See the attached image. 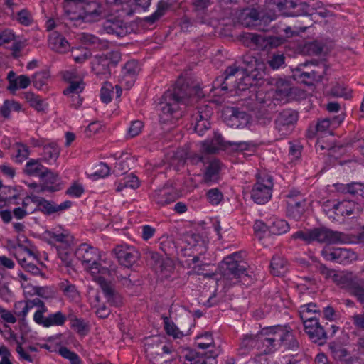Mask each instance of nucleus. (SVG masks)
<instances>
[{"instance_id":"34","label":"nucleus","mask_w":364,"mask_h":364,"mask_svg":"<svg viewBox=\"0 0 364 364\" xmlns=\"http://www.w3.org/2000/svg\"><path fill=\"white\" fill-rule=\"evenodd\" d=\"M329 206H332V210H333L334 214L336 215H350L353 213L355 204L350 201H343V202H327Z\"/></svg>"},{"instance_id":"3","label":"nucleus","mask_w":364,"mask_h":364,"mask_svg":"<svg viewBox=\"0 0 364 364\" xmlns=\"http://www.w3.org/2000/svg\"><path fill=\"white\" fill-rule=\"evenodd\" d=\"M292 238L301 240L308 244L313 241L334 244L344 242L346 235L342 232L333 231L326 228H317L304 231H297L292 235Z\"/></svg>"},{"instance_id":"46","label":"nucleus","mask_w":364,"mask_h":364,"mask_svg":"<svg viewBox=\"0 0 364 364\" xmlns=\"http://www.w3.org/2000/svg\"><path fill=\"white\" fill-rule=\"evenodd\" d=\"M97 273H112L117 271V265L110 259H104L97 262L94 269Z\"/></svg>"},{"instance_id":"31","label":"nucleus","mask_w":364,"mask_h":364,"mask_svg":"<svg viewBox=\"0 0 364 364\" xmlns=\"http://www.w3.org/2000/svg\"><path fill=\"white\" fill-rule=\"evenodd\" d=\"M240 22L245 27H258L259 25V13L256 9H247L240 16Z\"/></svg>"},{"instance_id":"56","label":"nucleus","mask_w":364,"mask_h":364,"mask_svg":"<svg viewBox=\"0 0 364 364\" xmlns=\"http://www.w3.org/2000/svg\"><path fill=\"white\" fill-rule=\"evenodd\" d=\"M276 94L279 97H287L291 93V87L289 83L284 80L279 79L277 83Z\"/></svg>"},{"instance_id":"9","label":"nucleus","mask_w":364,"mask_h":364,"mask_svg":"<svg viewBox=\"0 0 364 364\" xmlns=\"http://www.w3.org/2000/svg\"><path fill=\"white\" fill-rule=\"evenodd\" d=\"M220 273H243L253 272L250 265L242 259L240 252H235L225 257L219 264Z\"/></svg>"},{"instance_id":"16","label":"nucleus","mask_w":364,"mask_h":364,"mask_svg":"<svg viewBox=\"0 0 364 364\" xmlns=\"http://www.w3.org/2000/svg\"><path fill=\"white\" fill-rule=\"evenodd\" d=\"M47 311H36L33 315V321L38 325L45 328H49L53 326H63L67 321V317L61 311H57L50 314L48 316H44Z\"/></svg>"},{"instance_id":"11","label":"nucleus","mask_w":364,"mask_h":364,"mask_svg":"<svg viewBox=\"0 0 364 364\" xmlns=\"http://www.w3.org/2000/svg\"><path fill=\"white\" fill-rule=\"evenodd\" d=\"M322 256L328 261L338 263H348L357 258L355 252L346 248H336L329 246L325 247L321 251Z\"/></svg>"},{"instance_id":"24","label":"nucleus","mask_w":364,"mask_h":364,"mask_svg":"<svg viewBox=\"0 0 364 364\" xmlns=\"http://www.w3.org/2000/svg\"><path fill=\"white\" fill-rule=\"evenodd\" d=\"M20 277L21 278V286L25 293L30 294H36L46 299L53 298L55 296V291L52 288L48 287H33L26 284V282L28 280L26 274H20Z\"/></svg>"},{"instance_id":"45","label":"nucleus","mask_w":364,"mask_h":364,"mask_svg":"<svg viewBox=\"0 0 364 364\" xmlns=\"http://www.w3.org/2000/svg\"><path fill=\"white\" fill-rule=\"evenodd\" d=\"M318 311L316 305L314 303L302 305L299 309L300 317L303 321L317 319L316 317H309V314H316Z\"/></svg>"},{"instance_id":"61","label":"nucleus","mask_w":364,"mask_h":364,"mask_svg":"<svg viewBox=\"0 0 364 364\" xmlns=\"http://www.w3.org/2000/svg\"><path fill=\"white\" fill-rule=\"evenodd\" d=\"M207 198L212 205H218L222 200L223 193L218 188H213L207 192Z\"/></svg>"},{"instance_id":"23","label":"nucleus","mask_w":364,"mask_h":364,"mask_svg":"<svg viewBox=\"0 0 364 364\" xmlns=\"http://www.w3.org/2000/svg\"><path fill=\"white\" fill-rule=\"evenodd\" d=\"M326 279H331L336 285L350 292L360 279L353 274H326Z\"/></svg>"},{"instance_id":"29","label":"nucleus","mask_w":364,"mask_h":364,"mask_svg":"<svg viewBox=\"0 0 364 364\" xmlns=\"http://www.w3.org/2000/svg\"><path fill=\"white\" fill-rule=\"evenodd\" d=\"M204 96L198 84L183 87V105H192Z\"/></svg>"},{"instance_id":"39","label":"nucleus","mask_w":364,"mask_h":364,"mask_svg":"<svg viewBox=\"0 0 364 364\" xmlns=\"http://www.w3.org/2000/svg\"><path fill=\"white\" fill-rule=\"evenodd\" d=\"M101 15V11L95 8L92 11H85L82 14L77 16L70 17V19L74 21L81 20L84 22L92 23L100 21Z\"/></svg>"},{"instance_id":"19","label":"nucleus","mask_w":364,"mask_h":364,"mask_svg":"<svg viewBox=\"0 0 364 364\" xmlns=\"http://www.w3.org/2000/svg\"><path fill=\"white\" fill-rule=\"evenodd\" d=\"M14 306L16 315L22 319H24L28 312L35 307L37 308L36 311H48V308L46 306L44 302L39 298L26 301H19L15 304Z\"/></svg>"},{"instance_id":"26","label":"nucleus","mask_w":364,"mask_h":364,"mask_svg":"<svg viewBox=\"0 0 364 364\" xmlns=\"http://www.w3.org/2000/svg\"><path fill=\"white\" fill-rule=\"evenodd\" d=\"M49 48L59 53H64L69 49V43L60 33L53 31L48 39Z\"/></svg>"},{"instance_id":"20","label":"nucleus","mask_w":364,"mask_h":364,"mask_svg":"<svg viewBox=\"0 0 364 364\" xmlns=\"http://www.w3.org/2000/svg\"><path fill=\"white\" fill-rule=\"evenodd\" d=\"M212 112L211 107L208 105L198 108L197 115L195 117L196 123L193 127V130L198 135L203 136L204 132L210 128V123L208 119Z\"/></svg>"},{"instance_id":"18","label":"nucleus","mask_w":364,"mask_h":364,"mask_svg":"<svg viewBox=\"0 0 364 364\" xmlns=\"http://www.w3.org/2000/svg\"><path fill=\"white\" fill-rule=\"evenodd\" d=\"M277 111L276 103L271 99H267L262 101L256 107L255 116L260 124L267 125L271 122L272 114Z\"/></svg>"},{"instance_id":"33","label":"nucleus","mask_w":364,"mask_h":364,"mask_svg":"<svg viewBox=\"0 0 364 364\" xmlns=\"http://www.w3.org/2000/svg\"><path fill=\"white\" fill-rule=\"evenodd\" d=\"M220 169L221 164L219 160L210 161L204 174V181L205 183L216 182L219 179Z\"/></svg>"},{"instance_id":"17","label":"nucleus","mask_w":364,"mask_h":364,"mask_svg":"<svg viewBox=\"0 0 364 364\" xmlns=\"http://www.w3.org/2000/svg\"><path fill=\"white\" fill-rule=\"evenodd\" d=\"M186 351L183 364H215V359L219 355L218 350H210L205 354L189 349Z\"/></svg>"},{"instance_id":"36","label":"nucleus","mask_w":364,"mask_h":364,"mask_svg":"<svg viewBox=\"0 0 364 364\" xmlns=\"http://www.w3.org/2000/svg\"><path fill=\"white\" fill-rule=\"evenodd\" d=\"M46 235L49 237L48 242L50 245H53V241L58 242L62 244V245L60 246L61 248L68 247L73 242V236L70 235L68 233L63 232L57 234L55 232L47 231L46 232Z\"/></svg>"},{"instance_id":"60","label":"nucleus","mask_w":364,"mask_h":364,"mask_svg":"<svg viewBox=\"0 0 364 364\" xmlns=\"http://www.w3.org/2000/svg\"><path fill=\"white\" fill-rule=\"evenodd\" d=\"M329 95L335 97H344L345 99L350 97V94L346 92V88L339 84H336L331 88Z\"/></svg>"},{"instance_id":"10","label":"nucleus","mask_w":364,"mask_h":364,"mask_svg":"<svg viewBox=\"0 0 364 364\" xmlns=\"http://www.w3.org/2000/svg\"><path fill=\"white\" fill-rule=\"evenodd\" d=\"M103 30L108 34L122 38L131 33V26L117 16H109L102 23Z\"/></svg>"},{"instance_id":"1","label":"nucleus","mask_w":364,"mask_h":364,"mask_svg":"<svg viewBox=\"0 0 364 364\" xmlns=\"http://www.w3.org/2000/svg\"><path fill=\"white\" fill-rule=\"evenodd\" d=\"M181 73L178 77L175 86L172 90H167L161 97L158 109L162 113L160 120L166 122L171 119H179L182 117L180 103L182 100V82Z\"/></svg>"},{"instance_id":"35","label":"nucleus","mask_w":364,"mask_h":364,"mask_svg":"<svg viewBox=\"0 0 364 364\" xmlns=\"http://www.w3.org/2000/svg\"><path fill=\"white\" fill-rule=\"evenodd\" d=\"M161 350L162 353L154 351L153 348L148 349L147 356L152 364H167V360L164 356L172 352L171 347L164 346Z\"/></svg>"},{"instance_id":"44","label":"nucleus","mask_w":364,"mask_h":364,"mask_svg":"<svg viewBox=\"0 0 364 364\" xmlns=\"http://www.w3.org/2000/svg\"><path fill=\"white\" fill-rule=\"evenodd\" d=\"M45 168H47L41 164L38 160L32 159L27 162L25 173L29 176L35 175L41 178V173H43Z\"/></svg>"},{"instance_id":"22","label":"nucleus","mask_w":364,"mask_h":364,"mask_svg":"<svg viewBox=\"0 0 364 364\" xmlns=\"http://www.w3.org/2000/svg\"><path fill=\"white\" fill-rule=\"evenodd\" d=\"M287 215L296 220H299L305 212L306 200L302 197L293 199V194H288Z\"/></svg>"},{"instance_id":"41","label":"nucleus","mask_w":364,"mask_h":364,"mask_svg":"<svg viewBox=\"0 0 364 364\" xmlns=\"http://www.w3.org/2000/svg\"><path fill=\"white\" fill-rule=\"evenodd\" d=\"M338 188L344 193L364 196V183L353 182L346 185L341 184Z\"/></svg>"},{"instance_id":"13","label":"nucleus","mask_w":364,"mask_h":364,"mask_svg":"<svg viewBox=\"0 0 364 364\" xmlns=\"http://www.w3.org/2000/svg\"><path fill=\"white\" fill-rule=\"evenodd\" d=\"M75 254L87 270L94 269V266L97 265V262L100 257L97 249L86 243L81 244Z\"/></svg>"},{"instance_id":"40","label":"nucleus","mask_w":364,"mask_h":364,"mask_svg":"<svg viewBox=\"0 0 364 364\" xmlns=\"http://www.w3.org/2000/svg\"><path fill=\"white\" fill-rule=\"evenodd\" d=\"M60 148L56 143L51 142L47 145L43 146V157L45 161H55L59 157Z\"/></svg>"},{"instance_id":"59","label":"nucleus","mask_w":364,"mask_h":364,"mask_svg":"<svg viewBox=\"0 0 364 364\" xmlns=\"http://www.w3.org/2000/svg\"><path fill=\"white\" fill-rule=\"evenodd\" d=\"M69 86L63 91L64 95L79 94L84 90V83L81 79L69 82Z\"/></svg>"},{"instance_id":"54","label":"nucleus","mask_w":364,"mask_h":364,"mask_svg":"<svg viewBox=\"0 0 364 364\" xmlns=\"http://www.w3.org/2000/svg\"><path fill=\"white\" fill-rule=\"evenodd\" d=\"M285 56L279 52L274 53L268 60L269 65L274 70L279 69L285 64Z\"/></svg>"},{"instance_id":"30","label":"nucleus","mask_w":364,"mask_h":364,"mask_svg":"<svg viewBox=\"0 0 364 364\" xmlns=\"http://www.w3.org/2000/svg\"><path fill=\"white\" fill-rule=\"evenodd\" d=\"M227 146V142L223 141L222 136L218 133H215L212 140H205L202 143L203 151L209 154H215L220 149H225Z\"/></svg>"},{"instance_id":"57","label":"nucleus","mask_w":364,"mask_h":364,"mask_svg":"<svg viewBox=\"0 0 364 364\" xmlns=\"http://www.w3.org/2000/svg\"><path fill=\"white\" fill-rule=\"evenodd\" d=\"M323 50V46L318 41L306 43L303 48V52L307 55H319Z\"/></svg>"},{"instance_id":"12","label":"nucleus","mask_w":364,"mask_h":364,"mask_svg":"<svg viewBox=\"0 0 364 364\" xmlns=\"http://www.w3.org/2000/svg\"><path fill=\"white\" fill-rule=\"evenodd\" d=\"M298 119L297 112L292 109H285L279 112L275 119L276 129L281 135H288L291 132Z\"/></svg>"},{"instance_id":"53","label":"nucleus","mask_w":364,"mask_h":364,"mask_svg":"<svg viewBox=\"0 0 364 364\" xmlns=\"http://www.w3.org/2000/svg\"><path fill=\"white\" fill-rule=\"evenodd\" d=\"M59 354L64 358L68 360L70 364H81L82 360L79 355L69 350L66 347H61L59 349Z\"/></svg>"},{"instance_id":"37","label":"nucleus","mask_w":364,"mask_h":364,"mask_svg":"<svg viewBox=\"0 0 364 364\" xmlns=\"http://www.w3.org/2000/svg\"><path fill=\"white\" fill-rule=\"evenodd\" d=\"M170 7V4L164 1H160L157 4V9L151 15L144 18V21L151 25L160 19Z\"/></svg>"},{"instance_id":"64","label":"nucleus","mask_w":364,"mask_h":364,"mask_svg":"<svg viewBox=\"0 0 364 364\" xmlns=\"http://www.w3.org/2000/svg\"><path fill=\"white\" fill-rule=\"evenodd\" d=\"M350 293L357 296L361 303H364V280L360 279Z\"/></svg>"},{"instance_id":"27","label":"nucleus","mask_w":364,"mask_h":364,"mask_svg":"<svg viewBox=\"0 0 364 364\" xmlns=\"http://www.w3.org/2000/svg\"><path fill=\"white\" fill-rule=\"evenodd\" d=\"M278 328L281 336V339L279 340V346L283 345L288 349H297L299 348V342L293 335L290 328L287 326H278Z\"/></svg>"},{"instance_id":"42","label":"nucleus","mask_w":364,"mask_h":364,"mask_svg":"<svg viewBox=\"0 0 364 364\" xmlns=\"http://www.w3.org/2000/svg\"><path fill=\"white\" fill-rule=\"evenodd\" d=\"M269 4L276 7L283 15L289 16L291 7L295 6V1L269 0Z\"/></svg>"},{"instance_id":"8","label":"nucleus","mask_w":364,"mask_h":364,"mask_svg":"<svg viewBox=\"0 0 364 364\" xmlns=\"http://www.w3.org/2000/svg\"><path fill=\"white\" fill-rule=\"evenodd\" d=\"M257 335L258 350L267 354L274 352L279 347L281 336L278 326L263 329Z\"/></svg>"},{"instance_id":"63","label":"nucleus","mask_w":364,"mask_h":364,"mask_svg":"<svg viewBox=\"0 0 364 364\" xmlns=\"http://www.w3.org/2000/svg\"><path fill=\"white\" fill-rule=\"evenodd\" d=\"M256 33H243L239 36V40L247 48L255 46Z\"/></svg>"},{"instance_id":"50","label":"nucleus","mask_w":364,"mask_h":364,"mask_svg":"<svg viewBox=\"0 0 364 364\" xmlns=\"http://www.w3.org/2000/svg\"><path fill=\"white\" fill-rule=\"evenodd\" d=\"M71 56L75 63H82L91 57V53L84 48H78L72 50Z\"/></svg>"},{"instance_id":"6","label":"nucleus","mask_w":364,"mask_h":364,"mask_svg":"<svg viewBox=\"0 0 364 364\" xmlns=\"http://www.w3.org/2000/svg\"><path fill=\"white\" fill-rule=\"evenodd\" d=\"M225 77L220 76L216 78L214 82V87L215 88H220L221 90L227 91L229 87L231 89H237L240 91H245L247 89L251 87L250 83L245 82L244 84L242 82L236 83L235 80H234V77L236 76L240 77V79L242 78L243 73L240 71L237 67L235 66H230L228 67L225 70Z\"/></svg>"},{"instance_id":"21","label":"nucleus","mask_w":364,"mask_h":364,"mask_svg":"<svg viewBox=\"0 0 364 364\" xmlns=\"http://www.w3.org/2000/svg\"><path fill=\"white\" fill-rule=\"evenodd\" d=\"M147 258L149 259V264L156 272H172L173 271V262L170 258H162L159 253L152 251L147 253Z\"/></svg>"},{"instance_id":"47","label":"nucleus","mask_w":364,"mask_h":364,"mask_svg":"<svg viewBox=\"0 0 364 364\" xmlns=\"http://www.w3.org/2000/svg\"><path fill=\"white\" fill-rule=\"evenodd\" d=\"M309 15V5L304 1H295V6L291 7L289 16Z\"/></svg>"},{"instance_id":"15","label":"nucleus","mask_w":364,"mask_h":364,"mask_svg":"<svg viewBox=\"0 0 364 364\" xmlns=\"http://www.w3.org/2000/svg\"><path fill=\"white\" fill-rule=\"evenodd\" d=\"M306 333L311 341L318 345H323L327 340L326 332L321 326L318 319L303 321Z\"/></svg>"},{"instance_id":"51","label":"nucleus","mask_w":364,"mask_h":364,"mask_svg":"<svg viewBox=\"0 0 364 364\" xmlns=\"http://www.w3.org/2000/svg\"><path fill=\"white\" fill-rule=\"evenodd\" d=\"M50 77V74L47 70H42L36 73L32 76V82L35 87L41 89L43 85H46L47 80Z\"/></svg>"},{"instance_id":"2","label":"nucleus","mask_w":364,"mask_h":364,"mask_svg":"<svg viewBox=\"0 0 364 364\" xmlns=\"http://www.w3.org/2000/svg\"><path fill=\"white\" fill-rule=\"evenodd\" d=\"M183 242L189 246L191 252H188L187 247H183V263L187 267L191 269L188 273H198L199 271H210L208 268L209 264H205L200 260L199 255L203 252V242L201 237L198 234L186 233L184 235Z\"/></svg>"},{"instance_id":"55","label":"nucleus","mask_w":364,"mask_h":364,"mask_svg":"<svg viewBox=\"0 0 364 364\" xmlns=\"http://www.w3.org/2000/svg\"><path fill=\"white\" fill-rule=\"evenodd\" d=\"M196 344L201 349H205L213 346L214 341L211 333L206 332L200 336H197Z\"/></svg>"},{"instance_id":"38","label":"nucleus","mask_w":364,"mask_h":364,"mask_svg":"<svg viewBox=\"0 0 364 364\" xmlns=\"http://www.w3.org/2000/svg\"><path fill=\"white\" fill-rule=\"evenodd\" d=\"M80 41L86 46H92L95 48L102 49L107 46V42L100 39L98 37L87 33L81 34Z\"/></svg>"},{"instance_id":"7","label":"nucleus","mask_w":364,"mask_h":364,"mask_svg":"<svg viewBox=\"0 0 364 364\" xmlns=\"http://www.w3.org/2000/svg\"><path fill=\"white\" fill-rule=\"evenodd\" d=\"M257 181L252 189L251 197L256 203L264 204L272 197V178L267 174H264L263 176L257 174Z\"/></svg>"},{"instance_id":"48","label":"nucleus","mask_w":364,"mask_h":364,"mask_svg":"<svg viewBox=\"0 0 364 364\" xmlns=\"http://www.w3.org/2000/svg\"><path fill=\"white\" fill-rule=\"evenodd\" d=\"M343 120V117L341 116L334 117L331 121L328 118L323 119L318 122L316 126V131L317 132H324L327 129H328L331 124L338 125Z\"/></svg>"},{"instance_id":"62","label":"nucleus","mask_w":364,"mask_h":364,"mask_svg":"<svg viewBox=\"0 0 364 364\" xmlns=\"http://www.w3.org/2000/svg\"><path fill=\"white\" fill-rule=\"evenodd\" d=\"M179 196V194L176 192L165 193L162 196H157L156 200L157 203L164 205L174 202Z\"/></svg>"},{"instance_id":"52","label":"nucleus","mask_w":364,"mask_h":364,"mask_svg":"<svg viewBox=\"0 0 364 364\" xmlns=\"http://www.w3.org/2000/svg\"><path fill=\"white\" fill-rule=\"evenodd\" d=\"M287 265V262L284 259L279 257H274L271 261L269 267L271 271L281 273L288 270Z\"/></svg>"},{"instance_id":"4","label":"nucleus","mask_w":364,"mask_h":364,"mask_svg":"<svg viewBox=\"0 0 364 364\" xmlns=\"http://www.w3.org/2000/svg\"><path fill=\"white\" fill-rule=\"evenodd\" d=\"M119 264L131 272L141 271V254L134 247L117 245L112 251Z\"/></svg>"},{"instance_id":"58","label":"nucleus","mask_w":364,"mask_h":364,"mask_svg":"<svg viewBox=\"0 0 364 364\" xmlns=\"http://www.w3.org/2000/svg\"><path fill=\"white\" fill-rule=\"evenodd\" d=\"M277 15L274 12L267 11L262 16H259V25L258 26L259 29L266 31L267 29L265 28L272 21H274L277 18Z\"/></svg>"},{"instance_id":"32","label":"nucleus","mask_w":364,"mask_h":364,"mask_svg":"<svg viewBox=\"0 0 364 364\" xmlns=\"http://www.w3.org/2000/svg\"><path fill=\"white\" fill-rule=\"evenodd\" d=\"M258 345L257 335H245L241 341L238 353L240 355H247L255 348L258 349Z\"/></svg>"},{"instance_id":"25","label":"nucleus","mask_w":364,"mask_h":364,"mask_svg":"<svg viewBox=\"0 0 364 364\" xmlns=\"http://www.w3.org/2000/svg\"><path fill=\"white\" fill-rule=\"evenodd\" d=\"M139 67L136 60H132L126 63L122 68V82L124 81L128 87H131L135 80V77L139 72Z\"/></svg>"},{"instance_id":"14","label":"nucleus","mask_w":364,"mask_h":364,"mask_svg":"<svg viewBox=\"0 0 364 364\" xmlns=\"http://www.w3.org/2000/svg\"><path fill=\"white\" fill-rule=\"evenodd\" d=\"M94 280L100 285L107 301L113 306H118L122 303L121 296L116 292L114 285L111 280L102 275H95Z\"/></svg>"},{"instance_id":"49","label":"nucleus","mask_w":364,"mask_h":364,"mask_svg":"<svg viewBox=\"0 0 364 364\" xmlns=\"http://www.w3.org/2000/svg\"><path fill=\"white\" fill-rule=\"evenodd\" d=\"M269 231L274 235H282L289 229L288 223L284 220H277L269 227Z\"/></svg>"},{"instance_id":"28","label":"nucleus","mask_w":364,"mask_h":364,"mask_svg":"<svg viewBox=\"0 0 364 364\" xmlns=\"http://www.w3.org/2000/svg\"><path fill=\"white\" fill-rule=\"evenodd\" d=\"M41 179L44 181V184L41 186L39 192L46 191L55 192L59 190L58 185L54 186L59 181L58 173L50 171L48 168H45L43 173H41Z\"/></svg>"},{"instance_id":"5","label":"nucleus","mask_w":364,"mask_h":364,"mask_svg":"<svg viewBox=\"0 0 364 364\" xmlns=\"http://www.w3.org/2000/svg\"><path fill=\"white\" fill-rule=\"evenodd\" d=\"M121 60L118 51H112L105 55H96L92 62V69L100 79H106L111 75V68L116 67Z\"/></svg>"},{"instance_id":"43","label":"nucleus","mask_w":364,"mask_h":364,"mask_svg":"<svg viewBox=\"0 0 364 364\" xmlns=\"http://www.w3.org/2000/svg\"><path fill=\"white\" fill-rule=\"evenodd\" d=\"M139 186V181L138 178L133 175L130 174L125 176L122 181H121L117 188L116 191L117 192H121L125 188H130L132 189H136Z\"/></svg>"}]
</instances>
